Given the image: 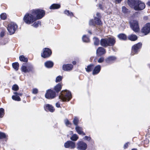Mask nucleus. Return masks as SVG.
<instances>
[{
  "instance_id": "obj_28",
  "label": "nucleus",
  "mask_w": 150,
  "mask_h": 150,
  "mask_svg": "<svg viewBox=\"0 0 150 150\" xmlns=\"http://www.w3.org/2000/svg\"><path fill=\"white\" fill-rule=\"evenodd\" d=\"M60 5L58 4H53L50 7V8L52 9H58L60 7Z\"/></svg>"
},
{
  "instance_id": "obj_34",
  "label": "nucleus",
  "mask_w": 150,
  "mask_h": 150,
  "mask_svg": "<svg viewBox=\"0 0 150 150\" xmlns=\"http://www.w3.org/2000/svg\"><path fill=\"white\" fill-rule=\"evenodd\" d=\"M82 40L84 42H88L89 41V38L85 35L83 36Z\"/></svg>"
},
{
  "instance_id": "obj_24",
  "label": "nucleus",
  "mask_w": 150,
  "mask_h": 150,
  "mask_svg": "<svg viewBox=\"0 0 150 150\" xmlns=\"http://www.w3.org/2000/svg\"><path fill=\"white\" fill-rule=\"evenodd\" d=\"M45 66L47 68H51L52 67L53 65V63L51 61H47L45 63Z\"/></svg>"
},
{
  "instance_id": "obj_8",
  "label": "nucleus",
  "mask_w": 150,
  "mask_h": 150,
  "mask_svg": "<svg viewBox=\"0 0 150 150\" xmlns=\"http://www.w3.org/2000/svg\"><path fill=\"white\" fill-rule=\"evenodd\" d=\"M130 26L132 30L135 32H138L139 30V28L137 21H134L131 23Z\"/></svg>"
},
{
  "instance_id": "obj_15",
  "label": "nucleus",
  "mask_w": 150,
  "mask_h": 150,
  "mask_svg": "<svg viewBox=\"0 0 150 150\" xmlns=\"http://www.w3.org/2000/svg\"><path fill=\"white\" fill-rule=\"evenodd\" d=\"M95 21L93 20H91L89 22V24L90 25H94L95 24L100 25L101 24V22L98 18H95Z\"/></svg>"
},
{
  "instance_id": "obj_49",
  "label": "nucleus",
  "mask_w": 150,
  "mask_h": 150,
  "mask_svg": "<svg viewBox=\"0 0 150 150\" xmlns=\"http://www.w3.org/2000/svg\"><path fill=\"white\" fill-rule=\"evenodd\" d=\"M4 32L3 31H2L1 33L0 36L1 37H3L4 35Z\"/></svg>"
},
{
  "instance_id": "obj_36",
  "label": "nucleus",
  "mask_w": 150,
  "mask_h": 150,
  "mask_svg": "<svg viewBox=\"0 0 150 150\" xmlns=\"http://www.w3.org/2000/svg\"><path fill=\"white\" fill-rule=\"evenodd\" d=\"M41 22L40 21H38L35 22L32 25L34 27H37L39 25H40Z\"/></svg>"
},
{
  "instance_id": "obj_46",
  "label": "nucleus",
  "mask_w": 150,
  "mask_h": 150,
  "mask_svg": "<svg viewBox=\"0 0 150 150\" xmlns=\"http://www.w3.org/2000/svg\"><path fill=\"white\" fill-rule=\"evenodd\" d=\"M104 60V59L103 58L101 57L98 59V62L99 63H102L103 61Z\"/></svg>"
},
{
  "instance_id": "obj_38",
  "label": "nucleus",
  "mask_w": 150,
  "mask_h": 150,
  "mask_svg": "<svg viewBox=\"0 0 150 150\" xmlns=\"http://www.w3.org/2000/svg\"><path fill=\"white\" fill-rule=\"evenodd\" d=\"M62 77L60 76H57L56 79V82H60L62 80Z\"/></svg>"
},
{
  "instance_id": "obj_20",
  "label": "nucleus",
  "mask_w": 150,
  "mask_h": 150,
  "mask_svg": "<svg viewBox=\"0 0 150 150\" xmlns=\"http://www.w3.org/2000/svg\"><path fill=\"white\" fill-rule=\"evenodd\" d=\"M62 67L63 70L64 71H69L72 69L73 66L71 64L64 65Z\"/></svg>"
},
{
  "instance_id": "obj_37",
  "label": "nucleus",
  "mask_w": 150,
  "mask_h": 150,
  "mask_svg": "<svg viewBox=\"0 0 150 150\" xmlns=\"http://www.w3.org/2000/svg\"><path fill=\"white\" fill-rule=\"evenodd\" d=\"M0 17L2 19L4 20L7 18V16L6 13H3L0 15Z\"/></svg>"
},
{
  "instance_id": "obj_31",
  "label": "nucleus",
  "mask_w": 150,
  "mask_h": 150,
  "mask_svg": "<svg viewBox=\"0 0 150 150\" xmlns=\"http://www.w3.org/2000/svg\"><path fill=\"white\" fill-rule=\"evenodd\" d=\"M79 138L78 136L76 134H74L70 138V139L73 141H76Z\"/></svg>"
},
{
  "instance_id": "obj_43",
  "label": "nucleus",
  "mask_w": 150,
  "mask_h": 150,
  "mask_svg": "<svg viewBox=\"0 0 150 150\" xmlns=\"http://www.w3.org/2000/svg\"><path fill=\"white\" fill-rule=\"evenodd\" d=\"M65 123L66 125L67 126H69L71 125V123L67 119H66L65 120Z\"/></svg>"
},
{
  "instance_id": "obj_13",
  "label": "nucleus",
  "mask_w": 150,
  "mask_h": 150,
  "mask_svg": "<svg viewBox=\"0 0 150 150\" xmlns=\"http://www.w3.org/2000/svg\"><path fill=\"white\" fill-rule=\"evenodd\" d=\"M22 71L25 73L30 72L32 70L33 67L31 65H27L26 66L22 65L21 68Z\"/></svg>"
},
{
  "instance_id": "obj_42",
  "label": "nucleus",
  "mask_w": 150,
  "mask_h": 150,
  "mask_svg": "<svg viewBox=\"0 0 150 150\" xmlns=\"http://www.w3.org/2000/svg\"><path fill=\"white\" fill-rule=\"evenodd\" d=\"M4 115V109L1 108L0 109V117H2Z\"/></svg>"
},
{
  "instance_id": "obj_11",
  "label": "nucleus",
  "mask_w": 150,
  "mask_h": 150,
  "mask_svg": "<svg viewBox=\"0 0 150 150\" xmlns=\"http://www.w3.org/2000/svg\"><path fill=\"white\" fill-rule=\"evenodd\" d=\"M52 52L49 48H45L43 49V52L41 54V56L44 58L49 57L51 54Z\"/></svg>"
},
{
  "instance_id": "obj_12",
  "label": "nucleus",
  "mask_w": 150,
  "mask_h": 150,
  "mask_svg": "<svg viewBox=\"0 0 150 150\" xmlns=\"http://www.w3.org/2000/svg\"><path fill=\"white\" fill-rule=\"evenodd\" d=\"M64 146L66 148H69L73 149L75 147V143L71 141H67L64 144Z\"/></svg>"
},
{
  "instance_id": "obj_16",
  "label": "nucleus",
  "mask_w": 150,
  "mask_h": 150,
  "mask_svg": "<svg viewBox=\"0 0 150 150\" xmlns=\"http://www.w3.org/2000/svg\"><path fill=\"white\" fill-rule=\"evenodd\" d=\"M13 94L15 95H13L12 97V98L13 100L17 101H20L21 100L19 96H22V93H18L17 92H14Z\"/></svg>"
},
{
  "instance_id": "obj_18",
  "label": "nucleus",
  "mask_w": 150,
  "mask_h": 150,
  "mask_svg": "<svg viewBox=\"0 0 150 150\" xmlns=\"http://www.w3.org/2000/svg\"><path fill=\"white\" fill-rule=\"evenodd\" d=\"M106 52L105 50L102 47H99L97 50L96 53L98 55L101 56L104 54Z\"/></svg>"
},
{
  "instance_id": "obj_25",
  "label": "nucleus",
  "mask_w": 150,
  "mask_h": 150,
  "mask_svg": "<svg viewBox=\"0 0 150 150\" xmlns=\"http://www.w3.org/2000/svg\"><path fill=\"white\" fill-rule=\"evenodd\" d=\"M117 37L119 39L122 40H125L127 39L126 35L123 33H121L118 35Z\"/></svg>"
},
{
  "instance_id": "obj_26",
  "label": "nucleus",
  "mask_w": 150,
  "mask_h": 150,
  "mask_svg": "<svg viewBox=\"0 0 150 150\" xmlns=\"http://www.w3.org/2000/svg\"><path fill=\"white\" fill-rule=\"evenodd\" d=\"M116 59V58L115 57L110 56L109 57L106 59V61L107 63H110Z\"/></svg>"
},
{
  "instance_id": "obj_2",
  "label": "nucleus",
  "mask_w": 150,
  "mask_h": 150,
  "mask_svg": "<svg viewBox=\"0 0 150 150\" xmlns=\"http://www.w3.org/2000/svg\"><path fill=\"white\" fill-rule=\"evenodd\" d=\"M115 39L113 37L108 38L102 39L100 40V43L101 45L104 47L108 46H112L115 43Z\"/></svg>"
},
{
  "instance_id": "obj_32",
  "label": "nucleus",
  "mask_w": 150,
  "mask_h": 150,
  "mask_svg": "<svg viewBox=\"0 0 150 150\" xmlns=\"http://www.w3.org/2000/svg\"><path fill=\"white\" fill-rule=\"evenodd\" d=\"M94 41V45L96 46H98L99 43V39L96 37H94L93 38Z\"/></svg>"
},
{
  "instance_id": "obj_21",
  "label": "nucleus",
  "mask_w": 150,
  "mask_h": 150,
  "mask_svg": "<svg viewBox=\"0 0 150 150\" xmlns=\"http://www.w3.org/2000/svg\"><path fill=\"white\" fill-rule=\"evenodd\" d=\"M101 67L100 65H98L94 68L93 71V74L95 75L98 74L100 71Z\"/></svg>"
},
{
  "instance_id": "obj_52",
  "label": "nucleus",
  "mask_w": 150,
  "mask_h": 150,
  "mask_svg": "<svg viewBox=\"0 0 150 150\" xmlns=\"http://www.w3.org/2000/svg\"><path fill=\"white\" fill-rule=\"evenodd\" d=\"M56 106L57 108L60 107V104L58 103H57L56 104Z\"/></svg>"
},
{
  "instance_id": "obj_7",
  "label": "nucleus",
  "mask_w": 150,
  "mask_h": 150,
  "mask_svg": "<svg viewBox=\"0 0 150 150\" xmlns=\"http://www.w3.org/2000/svg\"><path fill=\"white\" fill-rule=\"evenodd\" d=\"M142 46V44L141 43H138L133 46L132 47L131 54L132 55H134V54H137L139 50L141 48Z\"/></svg>"
},
{
  "instance_id": "obj_35",
  "label": "nucleus",
  "mask_w": 150,
  "mask_h": 150,
  "mask_svg": "<svg viewBox=\"0 0 150 150\" xmlns=\"http://www.w3.org/2000/svg\"><path fill=\"white\" fill-rule=\"evenodd\" d=\"M64 13L67 16H73V14L71 12H70L69 11L66 10L64 11Z\"/></svg>"
},
{
  "instance_id": "obj_14",
  "label": "nucleus",
  "mask_w": 150,
  "mask_h": 150,
  "mask_svg": "<svg viewBox=\"0 0 150 150\" xmlns=\"http://www.w3.org/2000/svg\"><path fill=\"white\" fill-rule=\"evenodd\" d=\"M77 144V148L80 150H84L87 148L86 144L83 142H79Z\"/></svg>"
},
{
  "instance_id": "obj_33",
  "label": "nucleus",
  "mask_w": 150,
  "mask_h": 150,
  "mask_svg": "<svg viewBox=\"0 0 150 150\" xmlns=\"http://www.w3.org/2000/svg\"><path fill=\"white\" fill-rule=\"evenodd\" d=\"M19 59L21 61L25 62H26L28 61V59L23 55L20 56L19 57Z\"/></svg>"
},
{
  "instance_id": "obj_57",
  "label": "nucleus",
  "mask_w": 150,
  "mask_h": 150,
  "mask_svg": "<svg viewBox=\"0 0 150 150\" xmlns=\"http://www.w3.org/2000/svg\"><path fill=\"white\" fill-rule=\"evenodd\" d=\"M132 150H137L135 149H132Z\"/></svg>"
},
{
  "instance_id": "obj_5",
  "label": "nucleus",
  "mask_w": 150,
  "mask_h": 150,
  "mask_svg": "<svg viewBox=\"0 0 150 150\" xmlns=\"http://www.w3.org/2000/svg\"><path fill=\"white\" fill-rule=\"evenodd\" d=\"M33 12H35V16L37 18V20L38 19H40L42 18L45 14V12L44 11L38 9L36 10H33Z\"/></svg>"
},
{
  "instance_id": "obj_6",
  "label": "nucleus",
  "mask_w": 150,
  "mask_h": 150,
  "mask_svg": "<svg viewBox=\"0 0 150 150\" xmlns=\"http://www.w3.org/2000/svg\"><path fill=\"white\" fill-rule=\"evenodd\" d=\"M56 96L55 92L51 89L47 90L45 95V98L48 99L54 98L56 97Z\"/></svg>"
},
{
  "instance_id": "obj_48",
  "label": "nucleus",
  "mask_w": 150,
  "mask_h": 150,
  "mask_svg": "<svg viewBox=\"0 0 150 150\" xmlns=\"http://www.w3.org/2000/svg\"><path fill=\"white\" fill-rule=\"evenodd\" d=\"M84 139L89 141L90 140V138L86 136L84 137Z\"/></svg>"
},
{
  "instance_id": "obj_10",
  "label": "nucleus",
  "mask_w": 150,
  "mask_h": 150,
  "mask_svg": "<svg viewBox=\"0 0 150 150\" xmlns=\"http://www.w3.org/2000/svg\"><path fill=\"white\" fill-rule=\"evenodd\" d=\"M138 3L137 4L136 6L134 7V9L135 10H141L143 9L145 7V4L138 0Z\"/></svg>"
},
{
  "instance_id": "obj_44",
  "label": "nucleus",
  "mask_w": 150,
  "mask_h": 150,
  "mask_svg": "<svg viewBox=\"0 0 150 150\" xmlns=\"http://www.w3.org/2000/svg\"><path fill=\"white\" fill-rule=\"evenodd\" d=\"M38 90L36 88H34L33 89L32 93L34 94H36L38 93Z\"/></svg>"
},
{
  "instance_id": "obj_29",
  "label": "nucleus",
  "mask_w": 150,
  "mask_h": 150,
  "mask_svg": "<svg viewBox=\"0 0 150 150\" xmlns=\"http://www.w3.org/2000/svg\"><path fill=\"white\" fill-rule=\"evenodd\" d=\"M62 86L60 84H58L54 87V90L57 92H59L62 88Z\"/></svg>"
},
{
  "instance_id": "obj_23",
  "label": "nucleus",
  "mask_w": 150,
  "mask_h": 150,
  "mask_svg": "<svg viewBox=\"0 0 150 150\" xmlns=\"http://www.w3.org/2000/svg\"><path fill=\"white\" fill-rule=\"evenodd\" d=\"M128 39L132 41H134L137 40L138 37L137 35H135L131 34L129 35L128 37Z\"/></svg>"
},
{
  "instance_id": "obj_22",
  "label": "nucleus",
  "mask_w": 150,
  "mask_h": 150,
  "mask_svg": "<svg viewBox=\"0 0 150 150\" xmlns=\"http://www.w3.org/2000/svg\"><path fill=\"white\" fill-rule=\"evenodd\" d=\"M75 129L79 134L83 135H85V134L82 131V129L81 127L77 126L75 127Z\"/></svg>"
},
{
  "instance_id": "obj_40",
  "label": "nucleus",
  "mask_w": 150,
  "mask_h": 150,
  "mask_svg": "<svg viewBox=\"0 0 150 150\" xmlns=\"http://www.w3.org/2000/svg\"><path fill=\"white\" fill-rule=\"evenodd\" d=\"M78 121L79 120L78 118L76 117H75L73 120V123L75 125H76V126H77V124L78 123Z\"/></svg>"
},
{
  "instance_id": "obj_30",
  "label": "nucleus",
  "mask_w": 150,
  "mask_h": 150,
  "mask_svg": "<svg viewBox=\"0 0 150 150\" xmlns=\"http://www.w3.org/2000/svg\"><path fill=\"white\" fill-rule=\"evenodd\" d=\"M13 68L16 71L18 69L19 64L18 62H15L12 64Z\"/></svg>"
},
{
  "instance_id": "obj_51",
  "label": "nucleus",
  "mask_w": 150,
  "mask_h": 150,
  "mask_svg": "<svg viewBox=\"0 0 150 150\" xmlns=\"http://www.w3.org/2000/svg\"><path fill=\"white\" fill-rule=\"evenodd\" d=\"M149 143V140L148 139H146L144 141V143L145 144H147Z\"/></svg>"
},
{
  "instance_id": "obj_39",
  "label": "nucleus",
  "mask_w": 150,
  "mask_h": 150,
  "mask_svg": "<svg viewBox=\"0 0 150 150\" xmlns=\"http://www.w3.org/2000/svg\"><path fill=\"white\" fill-rule=\"evenodd\" d=\"M12 89L15 91H17L19 89L18 86L16 84L13 85L12 87Z\"/></svg>"
},
{
  "instance_id": "obj_27",
  "label": "nucleus",
  "mask_w": 150,
  "mask_h": 150,
  "mask_svg": "<svg viewBox=\"0 0 150 150\" xmlns=\"http://www.w3.org/2000/svg\"><path fill=\"white\" fill-rule=\"evenodd\" d=\"M94 65L93 64H91L87 66V67L86 68V70L87 72H89L91 71L94 67Z\"/></svg>"
},
{
  "instance_id": "obj_9",
  "label": "nucleus",
  "mask_w": 150,
  "mask_h": 150,
  "mask_svg": "<svg viewBox=\"0 0 150 150\" xmlns=\"http://www.w3.org/2000/svg\"><path fill=\"white\" fill-rule=\"evenodd\" d=\"M142 32L145 35H147L150 32V23L146 24L142 29Z\"/></svg>"
},
{
  "instance_id": "obj_47",
  "label": "nucleus",
  "mask_w": 150,
  "mask_h": 150,
  "mask_svg": "<svg viewBox=\"0 0 150 150\" xmlns=\"http://www.w3.org/2000/svg\"><path fill=\"white\" fill-rule=\"evenodd\" d=\"M122 0H115V2L116 4L120 3Z\"/></svg>"
},
{
  "instance_id": "obj_45",
  "label": "nucleus",
  "mask_w": 150,
  "mask_h": 150,
  "mask_svg": "<svg viewBox=\"0 0 150 150\" xmlns=\"http://www.w3.org/2000/svg\"><path fill=\"white\" fill-rule=\"evenodd\" d=\"M122 11L123 13H126L127 11V9L125 7L123 6L122 7Z\"/></svg>"
},
{
  "instance_id": "obj_41",
  "label": "nucleus",
  "mask_w": 150,
  "mask_h": 150,
  "mask_svg": "<svg viewBox=\"0 0 150 150\" xmlns=\"http://www.w3.org/2000/svg\"><path fill=\"white\" fill-rule=\"evenodd\" d=\"M6 137V135L4 133L0 132V139L5 138Z\"/></svg>"
},
{
  "instance_id": "obj_3",
  "label": "nucleus",
  "mask_w": 150,
  "mask_h": 150,
  "mask_svg": "<svg viewBox=\"0 0 150 150\" xmlns=\"http://www.w3.org/2000/svg\"><path fill=\"white\" fill-rule=\"evenodd\" d=\"M71 98V93L67 90L62 91L59 96V99L63 101H69Z\"/></svg>"
},
{
  "instance_id": "obj_55",
  "label": "nucleus",
  "mask_w": 150,
  "mask_h": 150,
  "mask_svg": "<svg viewBox=\"0 0 150 150\" xmlns=\"http://www.w3.org/2000/svg\"><path fill=\"white\" fill-rule=\"evenodd\" d=\"M96 15L97 16L99 17L100 16V14L99 13H97V14H96Z\"/></svg>"
},
{
  "instance_id": "obj_50",
  "label": "nucleus",
  "mask_w": 150,
  "mask_h": 150,
  "mask_svg": "<svg viewBox=\"0 0 150 150\" xmlns=\"http://www.w3.org/2000/svg\"><path fill=\"white\" fill-rule=\"evenodd\" d=\"M128 143H126L125 144V145H124V148L125 149L126 148L128 147Z\"/></svg>"
},
{
  "instance_id": "obj_56",
  "label": "nucleus",
  "mask_w": 150,
  "mask_h": 150,
  "mask_svg": "<svg viewBox=\"0 0 150 150\" xmlns=\"http://www.w3.org/2000/svg\"><path fill=\"white\" fill-rule=\"evenodd\" d=\"M88 33H90V34H91V31H88Z\"/></svg>"
},
{
  "instance_id": "obj_17",
  "label": "nucleus",
  "mask_w": 150,
  "mask_h": 150,
  "mask_svg": "<svg viewBox=\"0 0 150 150\" xmlns=\"http://www.w3.org/2000/svg\"><path fill=\"white\" fill-rule=\"evenodd\" d=\"M138 3V0H128L127 1L128 4L129 6L131 8H133L134 9V7L136 6Z\"/></svg>"
},
{
  "instance_id": "obj_54",
  "label": "nucleus",
  "mask_w": 150,
  "mask_h": 150,
  "mask_svg": "<svg viewBox=\"0 0 150 150\" xmlns=\"http://www.w3.org/2000/svg\"><path fill=\"white\" fill-rule=\"evenodd\" d=\"M147 4L148 6H150V1H149Z\"/></svg>"
},
{
  "instance_id": "obj_1",
  "label": "nucleus",
  "mask_w": 150,
  "mask_h": 150,
  "mask_svg": "<svg viewBox=\"0 0 150 150\" xmlns=\"http://www.w3.org/2000/svg\"><path fill=\"white\" fill-rule=\"evenodd\" d=\"M35 12L33 11L30 13L26 14L23 17V21L26 24H30L37 20V18L35 16Z\"/></svg>"
},
{
  "instance_id": "obj_4",
  "label": "nucleus",
  "mask_w": 150,
  "mask_h": 150,
  "mask_svg": "<svg viewBox=\"0 0 150 150\" xmlns=\"http://www.w3.org/2000/svg\"><path fill=\"white\" fill-rule=\"evenodd\" d=\"M17 25L13 22H11L8 25L7 29L10 35L13 34L15 32Z\"/></svg>"
},
{
  "instance_id": "obj_53",
  "label": "nucleus",
  "mask_w": 150,
  "mask_h": 150,
  "mask_svg": "<svg viewBox=\"0 0 150 150\" xmlns=\"http://www.w3.org/2000/svg\"><path fill=\"white\" fill-rule=\"evenodd\" d=\"M72 63L74 65L76 64V61H74L72 62Z\"/></svg>"
},
{
  "instance_id": "obj_19",
  "label": "nucleus",
  "mask_w": 150,
  "mask_h": 150,
  "mask_svg": "<svg viewBox=\"0 0 150 150\" xmlns=\"http://www.w3.org/2000/svg\"><path fill=\"white\" fill-rule=\"evenodd\" d=\"M44 108L46 110H48L51 112H53L54 110L53 107L52 105L49 104H45L44 106Z\"/></svg>"
}]
</instances>
